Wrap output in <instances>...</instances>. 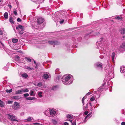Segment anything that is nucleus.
Returning a JSON list of instances; mask_svg holds the SVG:
<instances>
[{"label": "nucleus", "mask_w": 125, "mask_h": 125, "mask_svg": "<svg viewBox=\"0 0 125 125\" xmlns=\"http://www.w3.org/2000/svg\"><path fill=\"white\" fill-rule=\"evenodd\" d=\"M109 67V64H108V65H107L106 67H105L104 70L105 72L107 73V74H106V76H108V77H106L104 79V83L102 85V86H101L98 89V91L99 92H101L104 89L105 90H106L109 87V76H108L109 74V68H108L107 69V68Z\"/></svg>", "instance_id": "nucleus-1"}, {"label": "nucleus", "mask_w": 125, "mask_h": 125, "mask_svg": "<svg viewBox=\"0 0 125 125\" xmlns=\"http://www.w3.org/2000/svg\"><path fill=\"white\" fill-rule=\"evenodd\" d=\"M100 41L98 43V44L100 46L99 49L103 51V53L107 54V52H106V49L107 47V46H109L108 44L107 43V41L104 39V38L102 37L100 39Z\"/></svg>", "instance_id": "nucleus-2"}, {"label": "nucleus", "mask_w": 125, "mask_h": 125, "mask_svg": "<svg viewBox=\"0 0 125 125\" xmlns=\"http://www.w3.org/2000/svg\"><path fill=\"white\" fill-rule=\"evenodd\" d=\"M73 81V76L71 75H64L62 78V81L65 85L69 84L72 83Z\"/></svg>", "instance_id": "nucleus-3"}, {"label": "nucleus", "mask_w": 125, "mask_h": 125, "mask_svg": "<svg viewBox=\"0 0 125 125\" xmlns=\"http://www.w3.org/2000/svg\"><path fill=\"white\" fill-rule=\"evenodd\" d=\"M8 117L11 121H16L18 122H19L18 119L17 118V117L13 114H8Z\"/></svg>", "instance_id": "nucleus-4"}, {"label": "nucleus", "mask_w": 125, "mask_h": 125, "mask_svg": "<svg viewBox=\"0 0 125 125\" xmlns=\"http://www.w3.org/2000/svg\"><path fill=\"white\" fill-rule=\"evenodd\" d=\"M98 33H99V32H97L95 31H94L86 34L85 36V38L86 39H87L90 35L95 36L98 35Z\"/></svg>", "instance_id": "nucleus-5"}, {"label": "nucleus", "mask_w": 125, "mask_h": 125, "mask_svg": "<svg viewBox=\"0 0 125 125\" xmlns=\"http://www.w3.org/2000/svg\"><path fill=\"white\" fill-rule=\"evenodd\" d=\"M23 27L21 25H19L18 26L16 27V29L19 33L21 34L23 33Z\"/></svg>", "instance_id": "nucleus-6"}, {"label": "nucleus", "mask_w": 125, "mask_h": 125, "mask_svg": "<svg viewBox=\"0 0 125 125\" xmlns=\"http://www.w3.org/2000/svg\"><path fill=\"white\" fill-rule=\"evenodd\" d=\"M94 66L96 68L101 70H102L103 68L102 64V63L99 62H98L95 63L94 64Z\"/></svg>", "instance_id": "nucleus-7"}, {"label": "nucleus", "mask_w": 125, "mask_h": 125, "mask_svg": "<svg viewBox=\"0 0 125 125\" xmlns=\"http://www.w3.org/2000/svg\"><path fill=\"white\" fill-rule=\"evenodd\" d=\"M116 58V55L115 53L113 52L111 55V58L112 62L113 63H115V61Z\"/></svg>", "instance_id": "nucleus-8"}, {"label": "nucleus", "mask_w": 125, "mask_h": 125, "mask_svg": "<svg viewBox=\"0 0 125 125\" xmlns=\"http://www.w3.org/2000/svg\"><path fill=\"white\" fill-rule=\"evenodd\" d=\"M73 116L71 114H68L66 115V117L67 118L69 119V121L72 123V119L73 118Z\"/></svg>", "instance_id": "nucleus-9"}, {"label": "nucleus", "mask_w": 125, "mask_h": 125, "mask_svg": "<svg viewBox=\"0 0 125 125\" xmlns=\"http://www.w3.org/2000/svg\"><path fill=\"white\" fill-rule=\"evenodd\" d=\"M119 50L121 51H123L125 50V43H123L121 46Z\"/></svg>", "instance_id": "nucleus-10"}, {"label": "nucleus", "mask_w": 125, "mask_h": 125, "mask_svg": "<svg viewBox=\"0 0 125 125\" xmlns=\"http://www.w3.org/2000/svg\"><path fill=\"white\" fill-rule=\"evenodd\" d=\"M44 19L42 18H40L37 19V23L39 24H40L43 23L44 21Z\"/></svg>", "instance_id": "nucleus-11"}, {"label": "nucleus", "mask_w": 125, "mask_h": 125, "mask_svg": "<svg viewBox=\"0 0 125 125\" xmlns=\"http://www.w3.org/2000/svg\"><path fill=\"white\" fill-rule=\"evenodd\" d=\"M0 120L1 122L5 124L6 125H10V123L9 121H8L6 119H4L3 120H1V118H0Z\"/></svg>", "instance_id": "nucleus-12"}, {"label": "nucleus", "mask_w": 125, "mask_h": 125, "mask_svg": "<svg viewBox=\"0 0 125 125\" xmlns=\"http://www.w3.org/2000/svg\"><path fill=\"white\" fill-rule=\"evenodd\" d=\"M112 71L110 73V80L112 79L113 78L114 76V68H112Z\"/></svg>", "instance_id": "nucleus-13"}, {"label": "nucleus", "mask_w": 125, "mask_h": 125, "mask_svg": "<svg viewBox=\"0 0 125 125\" xmlns=\"http://www.w3.org/2000/svg\"><path fill=\"white\" fill-rule=\"evenodd\" d=\"M50 115H54L56 114V111L53 109L50 108Z\"/></svg>", "instance_id": "nucleus-14"}, {"label": "nucleus", "mask_w": 125, "mask_h": 125, "mask_svg": "<svg viewBox=\"0 0 125 125\" xmlns=\"http://www.w3.org/2000/svg\"><path fill=\"white\" fill-rule=\"evenodd\" d=\"M48 43L50 44L54 45H58L59 43L58 42L54 41H49Z\"/></svg>", "instance_id": "nucleus-15"}, {"label": "nucleus", "mask_w": 125, "mask_h": 125, "mask_svg": "<svg viewBox=\"0 0 125 125\" xmlns=\"http://www.w3.org/2000/svg\"><path fill=\"white\" fill-rule=\"evenodd\" d=\"M120 70L121 73H123L125 72V66H121L120 68Z\"/></svg>", "instance_id": "nucleus-16"}, {"label": "nucleus", "mask_w": 125, "mask_h": 125, "mask_svg": "<svg viewBox=\"0 0 125 125\" xmlns=\"http://www.w3.org/2000/svg\"><path fill=\"white\" fill-rule=\"evenodd\" d=\"M120 32L122 35H125V28H121L120 30Z\"/></svg>", "instance_id": "nucleus-17"}, {"label": "nucleus", "mask_w": 125, "mask_h": 125, "mask_svg": "<svg viewBox=\"0 0 125 125\" xmlns=\"http://www.w3.org/2000/svg\"><path fill=\"white\" fill-rule=\"evenodd\" d=\"M11 98L15 100H18L21 99V98L19 96L16 95L12 96Z\"/></svg>", "instance_id": "nucleus-18"}, {"label": "nucleus", "mask_w": 125, "mask_h": 125, "mask_svg": "<svg viewBox=\"0 0 125 125\" xmlns=\"http://www.w3.org/2000/svg\"><path fill=\"white\" fill-rule=\"evenodd\" d=\"M50 112V108L46 110L44 112V114L47 116H48L49 115Z\"/></svg>", "instance_id": "nucleus-19"}, {"label": "nucleus", "mask_w": 125, "mask_h": 125, "mask_svg": "<svg viewBox=\"0 0 125 125\" xmlns=\"http://www.w3.org/2000/svg\"><path fill=\"white\" fill-rule=\"evenodd\" d=\"M63 18V19H62V20L60 21V23L61 24L64 21H66L68 20L66 16H64Z\"/></svg>", "instance_id": "nucleus-20"}, {"label": "nucleus", "mask_w": 125, "mask_h": 125, "mask_svg": "<svg viewBox=\"0 0 125 125\" xmlns=\"http://www.w3.org/2000/svg\"><path fill=\"white\" fill-rule=\"evenodd\" d=\"M23 93L22 89L19 90L15 92V94H21Z\"/></svg>", "instance_id": "nucleus-21"}, {"label": "nucleus", "mask_w": 125, "mask_h": 125, "mask_svg": "<svg viewBox=\"0 0 125 125\" xmlns=\"http://www.w3.org/2000/svg\"><path fill=\"white\" fill-rule=\"evenodd\" d=\"M33 119L32 117H29L27 119L25 120L24 121L25 122H29L31 121Z\"/></svg>", "instance_id": "nucleus-22"}, {"label": "nucleus", "mask_w": 125, "mask_h": 125, "mask_svg": "<svg viewBox=\"0 0 125 125\" xmlns=\"http://www.w3.org/2000/svg\"><path fill=\"white\" fill-rule=\"evenodd\" d=\"M30 95L32 96H34L35 95V94L32 90L30 91Z\"/></svg>", "instance_id": "nucleus-23"}, {"label": "nucleus", "mask_w": 125, "mask_h": 125, "mask_svg": "<svg viewBox=\"0 0 125 125\" xmlns=\"http://www.w3.org/2000/svg\"><path fill=\"white\" fill-rule=\"evenodd\" d=\"M92 113L91 112L88 115H87V116L85 117V120H86V119L87 118L88 119L91 117L92 116Z\"/></svg>", "instance_id": "nucleus-24"}, {"label": "nucleus", "mask_w": 125, "mask_h": 125, "mask_svg": "<svg viewBox=\"0 0 125 125\" xmlns=\"http://www.w3.org/2000/svg\"><path fill=\"white\" fill-rule=\"evenodd\" d=\"M96 96L95 95H94L92 96L91 98L90 99V100L91 101H93L94 100L95 98H96Z\"/></svg>", "instance_id": "nucleus-25"}, {"label": "nucleus", "mask_w": 125, "mask_h": 125, "mask_svg": "<svg viewBox=\"0 0 125 125\" xmlns=\"http://www.w3.org/2000/svg\"><path fill=\"white\" fill-rule=\"evenodd\" d=\"M4 16L5 19H7L8 18V14L7 12H5L4 14Z\"/></svg>", "instance_id": "nucleus-26"}, {"label": "nucleus", "mask_w": 125, "mask_h": 125, "mask_svg": "<svg viewBox=\"0 0 125 125\" xmlns=\"http://www.w3.org/2000/svg\"><path fill=\"white\" fill-rule=\"evenodd\" d=\"M21 76L23 78H26L28 77V75L26 73H24L21 74Z\"/></svg>", "instance_id": "nucleus-27"}, {"label": "nucleus", "mask_w": 125, "mask_h": 125, "mask_svg": "<svg viewBox=\"0 0 125 125\" xmlns=\"http://www.w3.org/2000/svg\"><path fill=\"white\" fill-rule=\"evenodd\" d=\"M5 105V104L3 101H0V106L2 107H3Z\"/></svg>", "instance_id": "nucleus-28"}, {"label": "nucleus", "mask_w": 125, "mask_h": 125, "mask_svg": "<svg viewBox=\"0 0 125 125\" xmlns=\"http://www.w3.org/2000/svg\"><path fill=\"white\" fill-rule=\"evenodd\" d=\"M43 77L44 79H47L49 78V76L48 74H45L43 75Z\"/></svg>", "instance_id": "nucleus-29"}, {"label": "nucleus", "mask_w": 125, "mask_h": 125, "mask_svg": "<svg viewBox=\"0 0 125 125\" xmlns=\"http://www.w3.org/2000/svg\"><path fill=\"white\" fill-rule=\"evenodd\" d=\"M25 67L26 69L28 70H33V68H31L29 66H25Z\"/></svg>", "instance_id": "nucleus-30"}, {"label": "nucleus", "mask_w": 125, "mask_h": 125, "mask_svg": "<svg viewBox=\"0 0 125 125\" xmlns=\"http://www.w3.org/2000/svg\"><path fill=\"white\" fill-rule=\"evenodd\" d=\"M24 59L26 61L28 62H31V59L30 58H28L27 57H25Z\"/></svg>", "instance_id": "nucleus-31"}, {"label": "nucleus", "mask_w": 125, "mask_h": 125, "mask_svg": "<svg viewBox=\"0 0 125 125\" xmlns=\"http://www.w3.org/2000/svg\"><path fill=\"white\" fill-rule=\"evenodd\" d=\"M55 73L56 74H59L60 73V72L59 71V69H57L55 70Z\"/></svg>", "instance_id": "nucleus-32"}, {"label": "nucleus", "mask_w": 125, "mask_h": 125, "mask_svg": "<svg viewBox=\"0 0 125 125\" xmlns=\"http://www.w3.org/2000/svg\"><path fill=\"white\" fill-rule=\"evenodd\" d=\"M36 99V98L34 97H29L27 98L26 99L29 100H32Z\"/></svg>", "instance_id": "nucleus-33"}, {"label": "nucleus", "mask_w": 125, "mask_h": 125, "mask_svg": "<svg viewBox=\"0 0 125 125\" xmlns=\"http://www.w3.org/2000/svg\"><path fill=\"white\" fill-rule=\"evenodd\" d=\"M22 90L23 93L27 92L29 91V90L28 88L24 89H23Z\"/></svg>", "instance_id": "nucleus-34"}, {"label": "nucleus", "mask_w": 125, "mask_h": 125, "mask_svg": "<svg viewBox=\"0 0 125 125\" xmlns=\"http://www.w3.org/2000/svg\"><path fill=\"white\" fill-rule=\"evenodd\" d=\"M18 39H13L12 40V41L13 43H16L18 41Z\"/></svg>", "instance_id": "nucleus-35"}, {"label": "nucleus", "mask_w": 125, "mask_h": 125, "mask_svg": "<svg viewBox=\"0 0 125 125\" xmlns=\"http://www.w3.org/2000/svg\"><path fill=\"white\" fill-rule=\"evenodd\" d=\"M20 59V57L18 55H16L15 57V60L17 61H19Z\"/></svg>", "instance_id": "nucleus-36"}, {"label": "nucleus", "mask_w": 125, "mask_h": 125, "mask_svg": "<svg viewBox=\"0 0 125 125\" xmlns=\"http://www.w3.org/2000/svg\"><path fill=\"white\" fill-rule=\"evenodd\" d=\"M11 24H13L14 23V21L13 20V19L12 17H10L9 20Z\"/></svg>", "instance_id": "nucleus-37"}, {"label": "nucleus", "mask_w": 125, "mask_h": 125, "mask_svg": "<svg viewBox=\"0 0 125 125\" xmlns=\"http://www.w3.org/2000/svg\"><path fill=\"white\" fill-rule=\"evenodd\" d=\"M35 1H37L39 3H41L44 1V0H34Z\"/></svg>", "instance_id": "nucleus-38"}, {"label": "nucleus", "mask_w": 125, "mask_h": 125, "mask_svg": "<svg viewBox=\"0 0 125 125\" xmlns=\"http://www.w3.org/2000/svg\"><path fill=\"white\" fill-rule=\"evenodd\" d=\"M52 123L54 124H56L57 123V122L54 119H52Z\"/></svg>", "instance_id": "nucleus-39"}, {"label": "nucleus", "mask_w": 125, "mask_h": 125, "mask_svg": "<svg viewBox=\"0 0 125 125\" xmlns=\"http://www.w3.org/2000/svg\"><path fill=\"white\" fill-rule=\"evenodd\" d=\"M86 97L85 96H84L83 97V98L82 100V102L83 104V105H84V100L86 98Z\"/></svg>", "instance_id": "nucleus-40"}, {"label": "nucleus", "mask_w": 125, "mask_h": 125, "mask_svg": "<svg viewBox=\"0 0 125 125\" xmlns=\"http://www.w3.org/2000/svg\"><path fill=\"white\" fill-rule=\"evenodd\" d=\"M14 105L15 106H17L18 107H19V104L18 103L15 102L14 103Z\"/></svg>", "instance_id": "nucleus-41"}, {"label": "nucleus", "mask_w": 125, "mask_h": 125, "mask_svg": "<svg viewBox=\"0 0 125 125\" xmlns=\"http://www.w3.org/2000/svg\"><path fill=\"white\" fill-rule=\"evenodd\" d=\"M38 94L39 97H41L42 96V92H38Z\"/></svg>", "instance_id": "nucleus-42"}, {"label": "nucleus", "mask_w": 125, "mask_h": 125, "mask_svg": "<svg viewBox=\"0 0 125 125\" xmlns=\"http://www.w3.org/2000/svg\"><path fill=\"white\" fill-rule=\"evenodd\" d=\"M115 18L116 19H118V20L120 19L121 20L122 19V17H119V16H117V17H115Z\"/></svg>", "instance_id": "nucleus-43"}, {"label": "nucleus", "mask_w": 125, "mask_h": 125, "mask_svg": "<svg viewBox=\"0 0 125 125\" xmlns=\"http://www.w3.org/2000/svg\"><path fill=\"white\" fill-rule=\"evenodd\" d=\"M42 85V82L39 83L38 84V86L39 87H41Z\"/></svg>", "instance_id": "nucleus-44"}, {"label": "nucleus", "mask_w": 125, "mask_h": 125, "mask_svg": "<svg viewBox=\"0 0 125 125\" xmlns=\"http://www.w3.org/2000/svg\"><path fill=\"white\" fill-rule=\"evenodd\" d=\"M24 96L25 97H26L27 96H29V94H28V93H26V94H24Z\"/></svg>", "instance_id": "nucleus-45"}, {"label": "nucleus", "mask_w": 125, "mask_h": 125, "mask_svg": "<svg viewBox=\"0 0 125 125\" xmlns=\"http://www.w3.org/2000/svg\"><path fill=\"white\" fill-rule=\"evenodd\" d=\"M72 125H76V121L74 120V121L73 122H72Z\"/></svg>", "instance_id": "nucleus-46"}, {"label": "nucleus", "mask_w": 125, "mask_h": 125, "mask_svg": "<svg viewBox=\"0 0 125 125\" xmlns=\"http://www.w3.org/2000/svg\"><path fill=\"white\" fill-rule=\"evenodd\" d=\"M12 91V90L11 89H10V90H7L6 92L7 93H11Z\"/></svg>", "instance_id": "nucleus-47"}, {"label": "nucleus", "mask_w": 125, "mask_h": 125, "mask_svg": "<svg viewBox=\"0 0 125 125\" xmlns=\"http://www.w3.org/2000/svg\"><path fill=\"white\" fill-rule=\"evenodd\" d=\"M92 94V92H88V93H87L86 94V95H90V94Z\"/></svg>", "instance_id": "nucleus-48"}, {"label": "nucleus", "mask_w": 125, "mask_h": 125, "mask_svg": "<svg viewBox=\"0 0 125 125\" xmlns=\"http://www.w3.org/2000/svg\"><path fill=\"white\" fill-rule=\"evenodd\" d=\"M87 108H88V104H86L85 107H83V108L84 109H86Z\"/></svg>", "instance_id": "nucleus-49"}, {"label": "nucleus", "mask_w": 125, "mask_h": 125, "mask_svg": "<svg viewBox=\"0 0 125 125\" xmlns=\"http://www.w3.org/2000/svg\"><path fill=\"white\" fill-rule=\"evenodd\" d=\"M33 125H42V124H40V123H34L33 124Z\"/></svg>", "instance_id": "nucleus-50"}, {"label": "nucleus", "mask_w": 125, "mask_h": 125, "mask_svg": "<svg viewBox=\"0 0 125 125\" xmlns=\"http://www.w3.org/2000/svg\"><path fill=\"white\" fill-rule=\"evenodd\" d=\"M17 21L18 22H21V20L20 18H18L17 19Z\"/></svg>", "instance_id": "nucleus-51"}, {"label": "nucleus", "mask_w": 125, "mask_h": 125, "mask_svg": "<svg viewBox=\"0 0 125 125\" xmlns=\"http://www.w3.org/2000/svg\"><path fill=\"white\" fill-rule=\"evenodd\" d=\"M88 113V112L87 111H86L84 113V114L86 115H87Z\"/></svg>", "instance_id": "nucleus-52"}, {"label": "nucleus", "mask_w": 125, "mask_h": 125, "mask_svg": "<svg viewBox=\"0 0 125 125\" xmlns=\"http://www.w3.org/2000/svg\"><path fill=\"white\" fill-rule=\"evenodd\" d=\"M17 106H15L14 108V109H15V110H17V109H18V108H19V107H17Z\"/></svg>", "instance_id": "nucleus-53"}, {"label": "nucleus", "mask_w": 125, "mask_h": 125, "mask_svg": "<svg viewBox=\"0 0 125 125\" xmlns=\"http://www.w3.org/2000/svg\"><path fill=\"white\" fill-rule=\"evenodd\" d=\"M13 12L15 15H17V12L16 10L14 11Z\"/></svg>", "instance_id": "nucleus-54"}, {"label": "nucleus", "mask_w": 125, "mask_h": 125, "mask_svg": "<svg viewBox=\"0 0 125 125\" xmlns=\"http://www.w3.org/2000/svg\"><path fill=\"white\" fill-rule=\"evenodd\" d=\"M3 69H4L5 70L7 71L8 70V68L7 67H5L3 68Z\"/></svg>", "instance_id": "nucleus-55"}, {"label": "nucleus", "mask_w": 125, "mask_h": 125, "mask_svg": "<svg viewBox=\"0 0 125 125\" xmlns=\"http://www.w3.org/2000/svg\"><path fill=\"white\" fill-rule=\"evenodd\" d=\"M64 124V125H69V124L67 122H65Z\"/></svg>", "instance_id": "nucleus-56"}, {"label": "nucleus", "mask_w": 125, "mask_h": 125, "mask_svg": "<svg viewBox=\"0 0 125 125\" xmlns=\"http://www.w3.org/2000/svg\"><path fill=\"white\" fill-rule=\"evenodd\" d=\"M8 104H11L12 102V101L9 100L8 101Z\"/></svg>", "instance_id": "nucleus-57"}, {"label": "nucleus", "mask_w": 125, "mask_h": 125, "mask_svg": "<svg viewBox=\"0 0 125 125\" xmlns=\"http://www.w3.org/2000/svg\"><path fill=\"white\" fill-rule=\"evenodd\" d=\"M89 104L91 107H93V105L92 104L91 102H89Z\"/></svg>", "instance_id": "nucleus-58"}, {"label": "nucleus", "mask_w": 125, "mask_h": 125, "mask_svg": "<svg viewBox=\"0 0 125 125\" xmlns=\"http://www.w3.org/2000/svg\"><path fill=\"white\" fill-rule=\"evenodd\" d=\"M121 125H125V122H122L121 123Z\"/></svg>", "instance_id": "nucleus-59"}, {"label": "nucleus", "mask_w": 125, "mask_h": 125, "mask_svg": "<svg viewBox=\"0 0 125 125\" xmlns=\"http://www.w3.org/2000/svg\"><path fill=\"white\" fill-rule=\"evenodd\" d=\"M2 31L1 30H0V35H1L2 34Z\"/></svg>", "instance_id": "nucleus-60"}, {"label": "nucleus", "mask_w": 125, "mask_h": 125, "mask_svg": "<svg viewBox=\"0 0 125 125\" xmlns=\"http://www.w3.org/2000/svg\"><path fill=\"white\" fill-rule=\"evenodd\" d=\"M100 58L101 59H103L104 58V56L103 55H101L100 56Z\"/></svg>", "instance_id": "nucleus-61"}, {"label": "nucleus", "mask_w": 125, "mask_h": 125, "mask_svg": "<svg viewBox=\"0 0 125 125\" xmlns=\"http://www.w3.org/2000/svg\"><path fill=\"white\" fill-rule=\"evenodd\" d=\"M56 86H54V87H53L52 88V89H53V90H54V89H55V88H56Z\"/></svg>", "instance_id": "nucleus-62"}, {"label": "nucleus", "mask_w": 125, "mask_h": 125, "mask_svg": "<svg viewBox=\"0 0 125 125\" xmlns=\"http://www.w3.org/2000/svg\"><path fill=\"white\" fill-rule=\"evenodd\" d=\"M9 7L10 9H11V5H9Z\"/></svg>", "instance_id": "nucleus-63"}, {"label": "nucleus", "mask_w": 125, "mask_h": 125, "mask_svg": "<svg viewBox=\"0 0 125 125\" xmlns=\"http://www.w3.org/2000/svg\"><path fill=\"white\" fill-rule=\"evenodd\" d=\"M0 43H1L2 45L3 46H4V45L3 44L2 42H1L0 41Z\"/></svg>", "instance_id": "nucleus-64"}]
</instances>
